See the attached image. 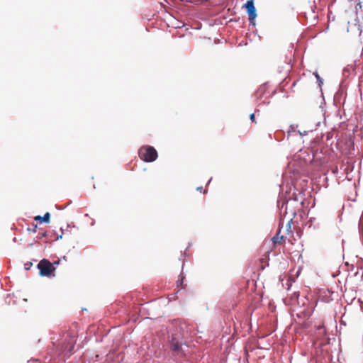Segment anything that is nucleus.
Listing matches in <instances>:
<instances>
[{
    "label": "nucleus",
    "instance_id": "39448f33",
    "mask_svg": "<svg viewBox=\"0 0 363 363\" xmlns=\"http://www.w3.org/2000/svg\"><path fill=\"white\" fill-rule=\"evenodd\" d=\"M74 342H75L74 336L69 337L68 339L66 338L65 340V342H63V344H62V349H61L62 351V352L67 351V352H70L72 351V350L74 348Z\"/></svg>",
    "mask_w": 363,
    "mask_h": 363
},
{
    "label": "nucleus",
    "instance_id": "2eb2a0df",
    "mask_svg": "<svg viewBox=\"0 0 363 363\" xmlns=\"http://www.w3.org/2000/svg\"><path fill=\"white\" fill-rule=\"evenodd\" d=\"M183 282V277H182L179 280L177 281V286L182 284Z\"/></svg>",
    "mask_w": 363,
    "mask_h": 363
},
{
    "label": "nucleus",
    "instance_id": "4468645a",
    "mask_svg": "<svg viewBox=\"0 0 363 363\" xmlns=\"http://www.w3.org/2000/svg\"><path fill=\"white\" fill-rule=\"evenodd\" d=\"M278 239H279V238H278V237H277V236H274V237H273V238H272V241H273L274 243H277V242H278Z\"/></svg>",
    "mask_w": 363,
    "mask_h": 363
},
{
    "label": "nucleus",
    "instance_id": "423d86ee",
    "mask_svg": "<svg viewBox=\"0 0 363 363\" xmlns=\"http://www.w3.org/2000/svg\"><path fill=\"white\" fill-rule=\"evenodd\" d=\"M171 349L177 352H179L182 349V344L175 337H172L170 342Z\"/></svg>",
    "mask_w": 363,
    "mask_h": 363
},
{
    "label": "nucleus",
    "instance_id": "6ab92c4d",
    "mask_svg": "<svg viewBox=\"0 0 363 363\" xmlns=\"http://www.w3.org/2000/svg\"><path fill=\"white\" fill-rule=\"evenodd\" d=\"M211 179H212V178L209 179L208 184L211 182Z\"/></svg>",
    "mask_w": 363,
    "mask_h": 363
},
{
    "label": "nucleus",
    "instance_id": "f257e3e1",
    "mask_svg": "<svg viewBox=\"0 0 363 363\" xmlns=\"http://www.w3.org/2000/svg\"><path fill=\"white\" fill-rule=\"evenodd\" d=\"M141 160L147 162H152L157 158V152L152 146L142 147L138 152Z\"/></svg>",
    "mask_w": 363,
    "mask_h": 363
},
{
    "label": "nucleus",
    "instance_id": "ddd939ff",
    "mask_svg": "<svg viewBox=\"0 0 363 363\" xmlns=\"http://www.w3.org/2000/svg\"><path fill=\"white\" fill-rule=\"evenodd\" d=\"M250 118L252 122H254L255 121V113H251L250 116Z\"/></svg>",
    "mask_w": 363,
    "mask_h": 363
},
{
    "label": "nucleus",
    "instance_id": "7ed1b4c3",
    "mask_svg": "<svg viewBox=\"0 0 363 363\" xmlns=\"http://www.w3.org/2000/svg\"><path fill=\"white\" fill-rule=\"evenodd\" d=\"M244 6L246 9V11L248 14V19H249L250 25L255 26V18L257 17V11H256V8L254 4V1L248 0L245 3Z\"/></svg>",
    "mask_w": 363,
    "mask_h": 363
},
{
    "label": "nucleus",
    "instance_id": "1a4fd4ad",
    "mask_svg": "<svg viewBox=\"0 0 363 363\" xmlns=\"http://www.w3.org/2000/svg\"><path fill=\"white\" fill-rule=\"evenodd\" d=\"M37 227H38L37 224H35V225H33V228H27V230H28V232H30V233H36Z\"/></svg>",
    "mask_w": 363,
    "mask_h": 363
},
{
    "label": "nucleus",
    "instance_id": "20e7f679",
    "mask_svg": "<svg viewBox=\"0 0 363 363\" xmlns=\"http://www.w3.org/2000/svg\"><path fill=\"white\" fill-rule=\"evenodd\" d=\"M306 228L311 230H317L320 228V223L315 217H309L304 223Z\"/></svg>",
    "mask_w": 363,
    "mask_h": 363
},
{
    "label": "nucleus",
    "instance_id": "dca6fc26",
    "mask_svg": "<svg viewBox=\"0 0 363 363\" xmlns=\"http://www.w3.org/2000/svg\"><path fill=\"white\" fill-rule=\"evenodd\" d=\"M46 236H47V233L46 232L43 233L42 235H41V238H45Z\"/></svg>",
    "mask_w": 363,
    "mask_h": 363
},
{
    "label": "nucleus",
    "instance_id": "9d476101",
    "mask_svg": "<svg viewBox=\"0 0 363 363\" xmlns=\"http://www.w3.org/2000/svg\"><path fill=\"white\" fill-rule=\"evenodd\" d=\"M315 78L317 79L318 85L320 86L323 84V82L322 79L320 78V77L318 75V73L315 74Z\"/></svg>",
    "mask_w": 363,
    "mask_h": 363
},
{
    "label": "nucleus",
    "instance_id": "9b49d317",
    "mask_svg": "<svg viewBox=\"0 0 363 363\" xmlns=\"http://www.w3.org/2000/svg\"><path fill=\"white\" fill-rule=\"evenodd\" d=\"M13 296V295H11V294H8V295H7V296L5 298V301H6L7 303L10 304V303H11V299H12Z\"/></svg>",
    "mask_w": 363,
    "mask_h": 363
},
{
    "label": "nucleus",
    "instance_id": "0eeeda50",
    "mask_svg": "<svg viewBox=\"0 0 363 363\" xmlns=\"http://www.w3.org/2000/svg\"><path fill=\"white\" fill-rule=\"evenodd\" d=\"M354 71V66L353 65H348L344 67L342 73L345 77H348Z\"/></svg>",
    "mask_w": 363,
    "mask_h": 363
},
{
    "label": "nucleus",
    "instance_id": "f8f14e48",
    "mask_svg": "<svg viewBox=\"0 0 363 363\" xmlns=\"http://www.w3.org/2000/svg\"><path fill=\"white\" fill-rule=\"evenodd\" d=\"M32 265H33L32 262H28L25 263L24 268L26 270H29L30 269V267H32Z\"/></svg>",
    "mask_w": 363,
    "mask_h": 363
},
{
    "label": "nucleus",
    "instance_id": "a211bd4d",
    "mask_svg": "<svg viewBox=\"0 0 363 363\" xmlns=\"http://www.w3.org/2000/svg\"><path fill=\"white\" fill-rule=\"evenodd\" d=\"M62 238V233L57 237V240L61 239Z\"/></svg>",
    "mask_w": 363,
    "mask_h": 363
},
{
    "label": "nucleus",
    "instance_id": "f03ea898",
    "mask_svg": "<svg viewBox=\"0 0 363 363\" xmlns=\"http://www.w3.org/2000/svg\"><path fill=\"white\" fill-rule=\"evenodd\" d=\"M39 269V274L41 277H49L55 270V267L50 261L43 259L37 265Z\"/></svg>",
    "mask_w": 363,
    "mask_h": 363
},
{
    "label": "nucleus",
    "instance_id": "f3484780",
    "mask_svg": "<svg viewBox=\"0 0 363 363\" xmlns=\"http://www.w3.org/2000/svg\"><path fill=\"white\" fill-rule=\"evenodd\" d=\"M197 189V191H201H201H202V190H203V187H202V186H199V187H197V189Z\"/></svg>",
    "mask_w": 363,
    "mask_h": 363
},
{
    "label": "nucleus",
    "instance_id": "6e6552de",
    "mask_svg": "<svg viewBox=\"0 0 363 363\" xmlns=\"http://www.w3.org/2000/svg\"><path fill=\"white\" fill-rule=\"evenodd\" d=\"M50 215L49 213H46L43 216H37L35 217V220H40L43 223H48L50 221Z\"/></svg>",
    "mask_w": 363,
    "mask_h": 363
}]
</instances>
